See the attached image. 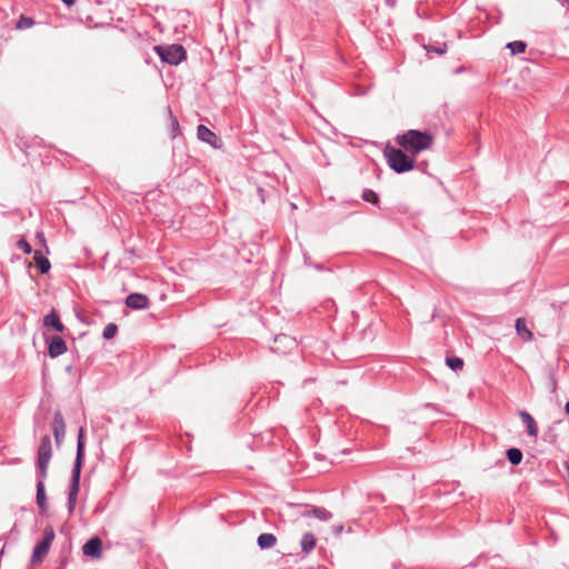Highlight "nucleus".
I'll list each match as a JSON object with an SVG mask.
<instances>
[{
    "label": "nucleus",
    "instance_id": "1",
    "mask_svg": "<svg viewBox=\"0 0 569 569\" xmlns=\"http://www.w3.org/2000/svg\"><path fill=\"white\" fill-rule=\"evenodd\" d=\"M385 144L383 156L388 166L397 173H405L415 168V158L432 144Z\"/></svg>",
    "mask_w": 569,
    "mask_h": 569
},
{
    "label": "nucleus",
    "instance_id": "2",
    "mask_svg": "<svg viewBox=\"0 0 569 569\" xmlns=\"http://www.w3.org/2000/svg\"><path fill=\"white\" fill-rule=\"evenodd\" d=\"M84 459V428L80 427L77 439V453L71 473V482L68 492V511L71 515L76 508L80 487V476Z\"/></svg>",
    "mask_w": 569,
    "mask_h": 569
},
{
    "label": "nucleus",
    "instance_id": "3",
    "mask_svg": "<svg viewBox=\"0 0 569 569\" xmlns=\"http://www.w3.org/2000/svg\"><path fill=\"white\" fill-rule=\"evenodd\" d=\"M154 51L163 62L171 66H177L186 59V50L181 44L156 46Z\"/></svg>",
    "mask_w": 569,
    "mask_h": 569
},
{
    "label": "nucleus",
    "instance_id": "4",
    "mask_svg": "<svg viewBox=\"0 0 569 569\" xmlns=\"http://www.w3.org/2000/svg\"><path fill=\"white\" fill-rule=\"evenodd\" d=\"M52 456L51 439L48 435L43 436L40 440L38 448V477L47 478L48 466Z\"/></svg>",
    "mask_w": 569,
    "mask_h": 569
},
{
    "label": "nucleus",
    "instance_id": "5",
    "mask_svg": "<svg viewBox=\"0 0 569 569\" xmlns=\"http://www.w3.org/2000/svg\"><path fill=\"white\" fill-rule=\"evenodd\" d=\"M54 539V531L51 527L43 530V538L34 546L31 562L37 563L42 561L43 557L48 553L50 546Z\"/></svg>",
    "mask_w": 569,
    "mask_h": 569
},
{
    "label": "nucleus",
    "instance_id": "6",
    "mask_svg": "<svg viewBox=\"0 0 569 569\" xmlns=\"http://www.w3.org/2000/svg\"><path fill=\"white\" fill-rule=\"evenodd\" d=\"M435 139H439V137L428 131L408 130L402 134H398L396 142H432Z\"/></svg>",
    "mask_w": 569,
    "mask_h": 569
},
{
    "label": "nucleus",
    "instance_id": "7",
    "mask_svg": "<svg viewBox=\"0 0 569 569\" xmlns=\"http://www.w3.org/2000/svg\"><path fill=\"white\" fill-rule=\"evenodd\" d=\"M46 342L48 346V355L52 359L58 358L59 356L66 353L68 350L66 341L60 336L46 338Z\"/></svg>",
    "mask_w": 569,
    "mask_h": 569
},
{
    "label": "nucleus",
    "instance_id": "8",
    "mask_svg": "<svg viewBox=\"0 0 569 569\" xmlns=\"http://www.w3.org/2000/svg\"><path fill=\"white\" fill-rule=\"evenodd\" d=\"M52 432L57 446H60L66 436V422L61 411H56L52 420Z\"/></svg>",
    "mask_w": 569,
    "mask_h": 569
},
{
    "label": "nucleus",
    "instance_id": "9",
    "mask_svg": "<svg viewBox=\"0 0 569 569\" xmlns=\"http://www.w3.org/2000/svg\"><path fill=\"white\" fill-rule=\"evenodd\" d=\"M149 298L143 293H130L126 298V306L133 310H143L149 307Z\"/></svg>",
    "mask_w": 569,
    "mask_h": 569
},
{
    "label": "nucleus",
    "instance_id": "10",
    "mask_svg": "<svg viewBox=\"0 0 569 569\" xmlns=\"http://www.w3.org/2000/svg\"><path fill=\"white\" fill-rule=\"evenodd\" d=\"M43 326L56 332H63L66 330L64 325L62 323L59 313L52 309L48 315L43 317Z\"/></svg>",
    "mask_w": 569,
    "mask_h": 569
},
{
    "label": "nucleus",
    "instance_id": "11",
    "mask_svg": "<svg viewBox=\"0 0 569 569\" xmlns=\"http://www.w3.org/2000/svg\"><path fill=\"white\" fill-rule=\"evenodd\" d=\"M102 541L99 537L90 538L82 547L86 556L99 558L101 556Z\"/></svg>",
    "mask_w": 569,
    "mask_h": 569
},
{
    "label": "nucleus",
    "instance_id": "12",
    "mask_svg": "<svg viewBox=\"0 0 569 569\" xmlns=\"http://www.w3.org/2000/svg\"><path fill=\"white\" fill-rule=\"evenodd\" d=\"M518 416L521 419L522 423L525 425L528 436L537 438L538 426L536 423L535 418L526 410H519Z\"/></svg>",
    "mask_w": 569,
    "mask_h": 569
},
{
    "label": "nucleus",
    "instance_id": "13",
    "mask_svg": "<svg viewBox=\"0 0 569 569\" xmlns=\"http://www.w3.org/2000/svg\"><path fill=\"white\" fill-rule=\"evenodd\" d=\"M46 478H39L37 481V492H36V501L40 510H46L48 507L47 503V496H46V486H44Z\"/></svg>",
    "mask_w": 569,
    "mask_h": 569
},
{
    "label": "nucleus",
    "instance_id": "14",
    "mask_svg": "<svg viewBox=\"0 0 569 569\" xmlns=\"http://www.w3.org/2000/svg\"><path fill=\"white\" fill-rule=\"evenodd\" d=\"M33 260L36 263V267L40 271V273L44 274L49 272L51 268V263L49 259L42 253L41 250H36L33 254Z\"/></svg>",
    "mask_w": 569,
    "mask_h": 569
},
{
    "label": "nucleus",
    "instance_id": "15",
    "mask_svg": "<svg viewBox=\"0 0 569 569\" xmlns=\"http://www.w3.org/2000/svg\"><path fill=\"white\" fill-rule=\"evenodd\" d=\"M516 331L518 336L523 341H530L533 337L532 332L528 329L526 320L523 318H518L515 323Z\"/></svg>",
    "mask_w": 569,
    "mask_h": 569
},
{
    "label": "nucleus",
    "instance_id": "16",
    "mask_svg": "<svg viewBox=\"0 0 569 569\" xmlns=\"http://www.w3.org/2000/svg\"><path fill=\"white\" fill-rule=\"evenodd\" d=\"M277 543V537L273 533H261L257 539L260 549H270Z\"/></svg>",
    "mask_w": 569,
    "mask_h": 569
},
{
    "label": "nucleus",
    "instance_id": "17",
    "mask_svg": "<svg viewBox=\"0 0 569 569\" xmlns=\"http://www.w3.org/2000/svg\"><path fill=\"white\" fill-rule=\"evenodd\" d=\"M316 541L317 539L313 533L305 532L300 541L301 551L306 555L309 553L316 547Z\"/></svg>",
    "mask_w": 569,
    "mask_h": 569
},
{
    "label": "nucleus",
    "instance_id": "18",
    "mask_svg": "<svg viewBox=\"0 0 569 569\" xmlns=\"http://www.w3.org/2000/svg\"><path fill=\"white\" fill-rule=\"evenodd\" d=\"M307 516L312 515L321 521H328L332 518V513L323 507H312L306 512Z\"/></svg>",
    "mask_w": 569,
    "mask_h": 569
},
{
    "label": "nucleus",
    "instance_id": "19",
    "mask_svg": "<svg viewBox=\"0 0 569 569\" xmlns=\"http://www.w3.org/2000/svg\"><path fill=\"white\" fill-rule=\"evenodd\" d=\"M508 461L512 466H518L521 463L523 455L522 451L518 448H509L506 452Z\"/></svg>",
    "mask_w": 569,
    "mask_h": 569
},
{
    "label": "nucleus",
    "instance_id": "20",
    "mask_svg": "<svg viewBox=\"0 0 569 569\" xmlns=\"http://www.w3.org/2000/svg\"><path fill=\"white\" fill-rule=\"evenodd\" d=\"M197 136L202 142H212V139L214 138V133L203 124L198 126Z\"/></svg>",
    "mask_w": 569,
    "mask_h": 569
},
{
    "label": "nucleus",
    "instance_id": "21",
    "mask_svg": "<svg viewBox=\"0 0 569 569\" xmlns=\"http://www.w3.org/2000/svg\"><path fill=\"white\" fill-rule=\"evenodd\" d=\"M446 365L453 371H459L463 368V360L460 357H447Z\"/></svg>",
    "mask_w": 569,
    "mask_h": 569
},
{
    "label": "nucleus",
    "instance_id": "22",
    "mask_svg": "<svg viewBox=\"0 0 569 569\" xmlns=\"http://www.w3.org/2000/svg\"><path fill=\"white\" fill-rule=\"evenodd\" d=\"M361 198H362L363 201L370 202L372 204H378L379 203V196H378V193L375 192L371 189H365L362 191Z\"/></svg>",
    "mask_w": 569,
    "mask_h": 569
},
{
    "label": "nucleus",
    "instance_id": "23",
    "mask_svg": "<svg viewBox=\"0 0 569 569\" xmlns=\"http://www.w3.org/2000/svg\"><path fill=\"white\" fill-rule=\"evenodd\" d=\"M117 332H118V326L113 322H110L104 327V329L102 331V337L106 340H110V339L114 338Z\"/></svg>",
    "mask_w": 569,
    "mask_h": 569
},
{
    "label": "nucleus",
    "instance_id": "24",
    "mask_svg": "<svg viewBox=\"0 0 569 569\" xmlns=\"http://www.w3.org/2000/svg\"><path fill=\"white\" fill-rule=\"evenodd\" d=\"M507 47L511 50L512 54H517L525 52L527 46L522 41H512L509 42Z\"/></svg>",
    "mask_w": 569,
    "mask_h": 569
},
{
    "label": "nucleus",
    "instance_id": "25",
    "mask_svg": "<svg viewBox=\"0 0 569 569\" xmlns=\"http://www.w3.org/2000/svg\"><path fill=\"white\" fill-rule=\"evenodd\" d=\"M17 247L27 254H30L32 252V247L26 239H20L17 242Z\"/></svg>",
    "mask_w": 569,
    "mask_h": 569
},
{
    "label": "nucleus",
    "instance_id": "26",
    "mask_svg": "<svg viewBox=\"0 0 569 569\" xmlns=\"http://www.w3.org/2000/svg\"><path fill=\"white\" fill-rule=\"evenodd\" d=\"M425 49L428 52H435L437 54H443L447 51V44L443 43L441 47H435V46H425Z\"/></svg>",
    "mask_w": 569,
    "mask_h": 569
},
{
    "label": "nucleus",
    "instance_id": "27",
    "mask_svg": "<svg viewBox=\"0 0 569 569\" xmlns=\"http://www.w3.org/2000/svg\"><path fill=\"white\" fill-rule=\"evenodd\" d=\"M32 24H33V20L32 19L22 17L19 20V22L17 24V28L18 29H27V28H30Z\"/></svg>",
    "mask_w": 569,
    "mask_h": 569
},
{
    "label": "nucleus",
    "instance_id": "28",
    "mask_svg": "<svg viewBox=\"0 0 569 569\" xmlns=\"http://www.w3.org/2000/svg\"><path fill=\"white\" fill-rule=\"evenodd\" d=\"M66 6L71 7L74 3V0H61Z\"/></svg>",
    "mask_w": 569,
    "mask_h": 569
},
{
    "label": "nucleus",
    "instance_id": "29",
    "mask_svg": "<svg viewBox=\"0 0 569 569\" xmlns=\"http://www.w3.org/2000/svg\"><path fill=\"white\" fill-rule=\"evenodd\" d=\"M38 236H39V238L41 239V241H42V243H43V246H44L46 250L48 251V247H47V244H46V239H44L43 234H38Z\"/></svg>",
    "mask_w": 569,
    "mask_h": 569
},
{
    "label": "nucleus",
    "instance_id": "30",
    "mask_svg": "<svg viewBox=\"0 0 569 569\" xmlns=\"http://www.w3.org/2000/svg\"><path fill=\"white\" fill-rule=\"evenodd\" d=\"M565 411L569 416V401H567L565 405Z\"/></svg>",
    "mask_w": 569,
    "mask_h": 569
},
{
    "label": "nucleus",
    "instance_id": "31",
    "mask_svg": "<svg viewBox=\"0 0 569 569\" xmlns=\"http://www.w3.org/2000/svg\"><path fill=\"white\" fill-rule=\"evenodd\" d=\"M258 191H259L260 196H263V189L262 188H259ZM261 200H262V202L264 201L263 197H261Z\"/></svg>",
    "mask_w": 569,
    "mask_h": 569
},
{
    "label": "nucleus",
    "instance_id": "32",
    "mask_svg": "<svg viewBox=\"0 0 569 569\" xmlns=\"http://www.w3.org/2000/svg\"><path fill=\"white\" fill-rule=\"evenodd\" d=\"M221 146H222V144H218V143L211 144V147H212L213 149H219V148H221Z\"/></svg>",
    "mask_w": 569,
    "mask_h": 569
},
{
    "label": "nucleus",
    "instance_id": "33",
    "mask_svg": "<svg viewBox=\"0 0 569 569\" xmlns=\"http://www.w3.org/2000/svg\"><path fill=\"white\" fill-rule=\"evenodd\" d=\"M24 146H26L27 148H29V147H33L34 144L27 143V144H24ZM41 146H42V147H46L47 144H41Z\"/></svg>",
    "mask_w": 569,
    "mask_h": 569
},
{
    "label": "nucleus",
    "instance_id": "34",
    "mask_svg": "<svg viewBox=\"0 0 569 569\" xmlns=\"http://www.w3.org/2000/svg\"><path fill=\"white\" fill-rule=\"evenodd\" d=\"M172 124H173L174 127H178V121H177L176 119H173V120H172Z\"/></svg>",
    "mask_w": 569,
    "mask_h": 569
},
{
    "label": "nucleus",
    "instance_id": "35",
    "mask_svg": "<svg viewBox=\"0 0 569 569\" xmlns=\"http://www.w3.org/2000/svg\"><path fill=\"white\" fill-rule=\"evenodd\" d=\"M388 3H390L391 6H393V1L392 0H387Z\"/></svg>",
    "mask_w": 569,
    "mask_h": 569
},
{
    "label": "nucleus",
    "instance_id": "36",
    "mask_svg": "<svg viewBox=\"0 0 569 569\" xmlns=\"http://www.w3.org/2000/svg\"><path fill=\"white\" fill-rule=\"evenodd\" d=\"M20 151L26 152V156L28 157V152L26 150H23V148H20Z\"/></svg>",
    "mask_w": 569,
    "mask_h": 569
},
{
    "label": "nucleus",
    "instance_id": "37",
    "mask_svg": "<svg viewBox=\"0 0 569 569\" xmlns=\"http://www.w3.org/2000/svg\"><path fill=\"white\" fill-rule=\"evenodd\" d=\"M567 462L569 463V460Z\"/></svg>",
    "mask_w": 569,
    "mask_h": 569
}]
</instances>
